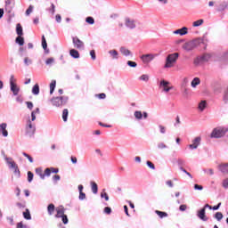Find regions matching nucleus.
Returning a JSON list of instances; mask_svg holds the SVG:
<instances>
[{
	"label": "nucleus",
	"instance_id": "nucleus-1",
	"mask_svg": "<svg viewBox=\"0 0 228 228\" xmlns=\"http://www.w3.org/2000/svg\"><path fill=\"white\" fill-rule=\"evenodd\" d=\"M177 60H179V53H174L167 55L166 59V63L164 65V69H172L175 63H177Z\"/></svg>",
	"mask_w": 228,
	"mask_h": 228
},
{
	"label": "nucleus",
	"instance_id": "nucleus-2",
	"mask_svg": "<svg viewBox=\"0 0 228 228\" xmlns=\"http://www.w3.org/2000/svg\"><path fill=\"white\" fill-rule=\"evenodd\" d=\"M51 102L55 108H61L69 102V96H57L51 99Z\"/></svg>",
	"mask_w": 228,
	"mask_h": 228
},
{
	"label": "nucleus",
	"instance_id": "nucleus-3",
	"mask_svg": "<svg viewBox=\"0 0 228 228\" xmlns=\"http://www.w3.org/2000/svg\"><path fill=\"white\" fill-rule=\"evenodd\" d=\"M228 129L226 127L218 126L215 128L211 133L212 138H222V136H225V133H227Z\"/></svg>",
	"mask_w": 228,
	"mask_h": 228
},
{
	"label": "nucleus",
	"instance_id": "nucleus-4",
	"mask_svg": "<svg viewBox=\"0 0 228 228\" xmlns=\"http://www.w3.org/2000/svg\"><path fill=\"white\" fill-rule=\"evenodd\" d=\"M16 83H17V79H15V77L12 75L10 77V86L13 95H19V92H20V88L17 86Z\"/></svg>",
	"mask_w": 228,
	"mask_h": 228
},
{
	"label": "nucleus",
	"instance_id": "nucleus-5",
	"mask_svg": "<svg viewBox=\"0 0 228 228\" xmlns=\"http://www.w3.org/2000/svg\"><path fill=\"white\" fill-rule=\"evenodd\" d=\"M35 126H33V124H31V120L28 121L27 126L25 128V133L27 136H33L35 134Z\"/></svg>",
	"mask_w": 228,
	"mask_h": 228
},
{
	"label": "nucleus",
	"instance_id": "nucleus-6",
	"mask_svg": "<svg viewBox=\"0 0 228 228\" xmlns=\"http://www.w3.org/2000/svg\"><path fill=\"white\" fill-rule=\"evenodd\" d=\"M125 26L128 28V29H134L136 28V20L131 19L129 17L125 18Z\"/></svg>",
	"mask_w": 228,
	"mask_h": 228
},
{
	"label": "nucleus",
	"instance_id": "nucleus-7",
	"mask_svg": "<svg viewBox=\"0 0 228 228\" xmlns=\"http://www.w3.org/2000/svg\"><path fill=\"white\" fill-rule=\"evenodd\" d=\"M197 47V41H189L183 45L184 51H193Z\"/></svg>",
	"mask_w": 228,
	"mask_h": 228
},
{
	"label": "nucleus",
	"instance_id": "nucleus-8",
	"mask_svg": "<svg viewBox=\"0 0 228 228\" xmlns=\"http://www.w3.org/2000/svg\"><path fill=\"white\" fill-rule=\"evenodd\" d=\"M72 40L74 47H76L77 49H83L85 47V43H83V41H81L79 37H75L72 38Z\"/></svg>",
	"mask_w": 228,
	"mask_h": 228
},
{
	"label": "nucleus",
	"instance_id": "nucleus-9",
	"mask_svg": "<svg viewBox=\"0 0 228 228\" xmlns=\"http://www.w3.org/2000/svg\"><path fill=\"white\" fill-rule=\"evenodd\" d=\"M56 215L55 218H61V216H65V208L63 206H59L55 208Z\"/></svg>",
	"mask_w": 228,
	"mask_h": 228
},
{
	"label": "nucleus",
	"instance_id": "nucleus-10",
	"mask_svg": "<svg viewBox=\"0 0 228 228\" xmlns=\"http://www.w3.org/2000/svg\"><path fill=\"white\" fill-rule=\"evenodd\" d=\"M168 85H170V82L168 81L162 80L160 82V86H162L163 92L168 93L170 90H172V88H174L173 86H168Z\"/></svg>",
	"mask_w": 228,
	"mask_h": 228
},
{
	"label": "nucleus",
	"instance_id": "nucleus-11",
	"mask_svg": "<svg viewBox=\"0 0 228 228\" xmlns=\"http://www.w3.org/2000/svg\"><path fill=\"white\" fill-rule=\"evenodd\" d=\"M197 216L203 222H208V216H206V208H203L200 211H198V215Z\"/></svg>",
	"mask_w": 228,
	"mask_h": 228
},
{
	"label": "nucleus",
	"instance_id": "nucleus-12",
	"mask_svg": "<svg viewBox=\"0 0 228 228\" xmlns=\"http://www.w3.org/2000/svg\"><path fill=\"white\" fill-rule=\"evenodd\" d=\"M59 172H60V169H58L56 167H47L45 169V175L49 177V175H51V174H58Z\"/></svg>",
	"mask_w": 228,
	"mask_h": 228
},
{
	"label": "nucleus",
	"instance_id": "nucleus-13",
	"mask_svg": "<svg viewBox=\"0 0 228 228\" xmlns=\"http://www.w3.org/2000/svg\"><path fill=\"white\" fill-rule=\"evenodd\" d=\"M200 137H196L193 141H192V144L189 145V148L191 149H197V147H199L200 145Z\"/></svg>",
	"mask_w": 228,
	"mask_h": 228
},
{
	"label": "nucleus",
	"instance_id": "nucleus-14",
	"mask_svg": "<svg viewBox=\"0 0 228 228\" xmlns=\"http://www.w3.org/2000/svg\"><path fill=\"white\" fill-rule=\"evenodd\" d=\"M153 58H154L153 54H145L142 56V60L143 63H150V61H152Z\"/></svg>",
	"mask_w": 228,
	"mask_h": 228
},
{
	"label": "nucleus",
	"instance_id": "nucleus-15",
	"mask_svg": "<svg viewBox=\"0 0 228 228\" xmlns=\"http://www.w3.org/2000/svg\"><path fill=\"white\" fill-rule=\"evenodd\" d=\"M0 133H2L3 136H8V130H6V123H2L0 125Z\"/></svg>",
	"mask_w": 228,
	"mask_h": 228
},
{
	"label": "nucleus",
	"instance_id": "nucleus-16",
	"mask_svg": "<svg viewBox=\"0 0 228 228\" xmlns=\"http://www.w3.org/2000/svg\"><path fill=\"white\" fill-rule=\"evenodd\" d=\"M56 209V207H54V204L51 203L47 207L48 215L53 216L54 215V210Z\"/></svg>",
	"mask_w": 228,
	"mask_h": 228
},
{
	"label": "nucleus",
	"instance_id": "nucleus-17",
	"mask_svg": "<svg viewBox=\"0 0 228 228\" xmlns=\"http://www.w3.org/2000/svg\"><path fill=\"white\" fill-rule=\"evenodd\" d=\"M173 35H180L183 37V35H188V30L186 29H176L173 32Z\"/></svg>",
	"mask_w": 228,
	"mask_h": 228
},
{
	"label": "nucleus",
	"instance_id": "nucleus-18",
	"mask_svg": "<svg viewBox=\"0 0 228 228\" xmlns=\"http://www.w3.org/2000/svg\"><path fill=\"white\" fill-rule=\"evenodd\" d=\"M36 174L37 175H39V177H41L42 179H45V175H45V172L44 173L42 171V168H40V167L36 168Z\"/></svg>",
	"mask_w": 228,
	"mask_h": 228
},
{
	"label": "nucleus",
	"instance_id": "nucleus-19",
	"mask_svg": "<svg viewBox=\"0 0 228 228\" xmlns=\"http://www.w3.org/2000/svg\"><path fill=\"white\" fill-rule=\"evenodd\" d=\"M219 170L223 174H228V164H222L219 166Z\"/></svg>",
	"mask_w": 228,
	"mask_h": 228
},
{
	"label": "nucleus",
	"instance_id": "nucleus-20",
	"mask_svg": "<svg viewBox=\"0 0 228 228\" xmlns=\"http://www.w3.org/2000/svg\"><path fill=\"white\" fill-rule=\"evenodd\" d=\"M191 85L192 88H196L198 86V85H200V78H199V77L193 78Z\"/></svg>",
	"mask_w": 228,
	"mask_h": 228
},
{
	"label": "nucleus",
	"instance_id": "nucleus-21",
	"mask_svg": "<svg viewBox=\"0 0 228 228\" xmlns=\"http://www.w3.org/2000/svg\"><path fill=\"white\" fill-rule=\"evenodd\" d=\"M156 215L159 216V218H167L168 216V214L167 212L159 211V210H155Z\"/></svg>",
	"mask_w": 228,
	"mask_h": 228
},
{
	"label": "nucleus",
	"instance_id": "nucleus-22",
	"mask_svg": "<svg viewBox=\"0 0 228 228\" xmlns=\"http://www.w3.org/2000/svg\"><path fill=\"white\" fill-rule=\"evenodd\" d=\"M32 94L34 95H38V94H40V86H38V84H36L33 88H32Z\"/></svg>",
	"mask_w": 228,
	"mask_h": 228
},
{
	"label": "nucleus",
	"instance_id": "nucleus-23",
	"mask_svg": "<svg viewBox=\"0 0 228 228\" xmlns=\"http://www.w3.org/2000/svg\"><path fill=\"white\" fill-rule=\"evenodd\" d=\"M54 88H56V80H52L50 84V95H53V94H54Z\"/></svg>",
	"mask_w": 228,
	"mask_h": 228
},
{
	"label": "nucleus",
	"instance_id": "nucleus-24",
	"mask_svg": "<svg viewBox=\"0 0 228 228\" xmlns=\"http://www.w3.org/2000/svg\"><path fill=\"white\" fill-rule=\"evenodd\" d=\"M69 54L72 56V58H79V52L76 49H71L69 51Z\"/></svg>",
	"mask_w": 228,
	"mask_h": 228
},
{
	"label": "nucleus",
	"instance_id": "nucleus-25",
	"mask_svg": "<svg viewBox=\"0 0 228 228\" xmlns=\"http://www.w3.org/2000/svg\"><path fill=\"white\" fill-rule=\"evenodd\" d=\"M120 53L124 54V56H129V54H131V51L124 46L120 48Z\"/></svg>",
	"mask_w": 228,
	"mask_h": 228
},
{
	"label": "nucleus",
	"instance_id": "nucleus-26",
	"mask_svg": "<svg viewBox=\"0 0 228 228\" xmlns=\"http://www.w3.org/2000/svg\"><path fill=\"white\" fill-rule=\"evenodd\" d=\"M109 53L113 58V60H118V52H117V50H110Z\"/></svg>",
	"mask_w": 228,
	"mask_h": 228
},
{
	"label": "nucleus",
	"instance_id": "nucleus-27",
	"mask_svg": "<svg viewBox=\"0 0 228 228\" xmlns=\"http://www.w3.org/2000/svg\"><path fill=\"white\" fill-rule=\"evenodd\" d=\"M23 217L25 220H31V213H29V209L26 208V210L23 212Z\"/></svg>",
	"mask_w": 228,
	"mask_h": 228
},
{
	"label": "nucleus",
	"instance_id": "nucleus-28",
	"mask_svg": "<svg viewBox=\"0 0 228 228\" xmlns=\"http://www.w3.org/2000/svg\"><path fill=\"white\" fill-rule=\"evenodd\" d=\"M91 186H92V191L94 194H97V191H99V187L97 186V184L95 183V182H92L91 183Z\"/></svg>",
	"mask_w": 228,
	"mask_h": 228
},
{
	"label": "nucleus",
	"instance_id": "nucleus-29",
	"mask_svg": "<svg viewBox=\"0 0 228 228\" xmlns=\"http://www.w3.org/2000/svg\"><path fill=\"white\" fill-rule=\"evenodd\" d=\"M68 117H69V110L64 109L62 111V119L64 120V122H67Z\"/></svg>",
	"mask_w": 228,
	"mask_h": 228
},
{
	"label": "nucleus",
	"instance_id": "nucleus-30",
	"mask_svg": "<svg viewBox=\"0 0 228 228\" xmlns=\"http://www.w3.org/2000/svg\"><path fill=\"white\" fill-rule=\"evenodd\" d=\"M16 44H19V45H24V37H17L15 40Z\"/></svg>",
	"mask_w": 228,
	"mask_h": 228
},
{
	"label": "nucleus",
	"instance_id": "nucleus-31",
	"mask_svg": "<svg viewBox=\"0 0 228 228\" xmlns=\"http://www.w3.org/2000/svg\"><path fill=\"white\" fill-rule=\"evenodd\" d=\"M134 117L135 118H137V120H142V118H143V114H142V111L136 110L134 112Z\"/></svg>",
	"mask_w": 228,
	"mask_h": 228
},
{
	"label": "nucleus",
	"instance_id": "nucleus-32",
	"mask_svg": "<svg viewBox=\"0 0 228 228\" xmlns=\"http://www.w3.org/2000/svg\"><path fill=\"white\" fill-rule=\"evenodd\" d=\"M210 59H211V54L209 53H205L201 56L202 61H209Z\"/></svg>",
	"mask_w": 228,
	"mask_h": 228
},
{
	"label": "nucleus",
	"instance_id": "nucleus-33",
	"mask_svg": "<svg viewBox=\"0 0 228 228\" xmlns=\"http://www.w3.org/2000/svg\"><path fill=\"white\" fill-rule=\"evenodd\" d=\"M204 24V20H198L192 23L194 28H198V26H202Z\"/></svg>",
	"mask_w": 228,
	"mask_h": 228
},
{
	"label": "nucleus",
	"instance_id": "nucleus-34",
	"mask_svg": "<svg viewBox=\"0 0 228 228\" xmlns=\"http://www.w3.org/2000/svg\"><path fill=\"white\" fill-rule=\"evenodd\" d=\"M206 101H201L199 104V110H200V111H204V110H206Z\"/></svg>",
	"mask_w": 228,
	"mask_h": 228
},
{
	"label": "nucleus",
	"instance_id": "nucleus-35",
	"mask_svg": "<svg viewBox=\"0 0 228 228\" xmlns=\"http://www.w3.org/2000/svg\"><path fill=\"white\" fill-rule=\"evenodd\" d=\"M215 218H216L217 222H220L222 218H224V215L222 214V212H216L215 214Z\"/></svg>",
	"mask_w": 228,
	"mask_h": 228
},
{
	"label": "nucleus",
	"instance_id": "nucleus-36",
	"mask_svg": "<svg viewBox=\"0 0 228 228\" xmlns=\"http://www.w3.org/2000/svg\"><path fill=\"white\" fill-rule=\"evenodd\" d=\"M228 5L227 4H221L219 5V8L217 9V12H224V10H227Z\"/></svg>",
	"mask_w": 228,
	"mask_h": 228
},
{
	"label": "nucleus",
	"instance_id": "nucleus-37",
	"mask_svg": "<svg viewBox=\"0 0 228 228\" xmlns=\"http://www.w3.org/2000/svg\"><path fill=\"white\" fill-rule=\"evenodd\" d=\"M42 47L45 51L47 49V41L45 40V36H42Z\"/></svg>",
	"mask_w": 228,
	"mask_h": 228
},
{
	"label": "nucleus",
	"instance_id": "nucleus-38",
	"mask_svg": "<svg viewBox=\"0 0 228 228\" xmlns=\"http://www.w3.org/2000/svg\"><path fill=\"white\" fill-rule=\"evenodd\" d=\"M86 22L87 24H95V20H94V17L89 16L86 19Z\"/></svg>",
	"mask_w": 228,
	"mask_h": 228
},
{
	"label": "nucleus",
	"instance_id": "nucleus-39",
	"mask_svg": "<svg viewBox=\"0 0 228 228\" xmlns=\"http://www.w3.org/2000/svg\"><path fill=\"white\" fill-rule=\"evenodd\" d=\"M9 165L11 166V168H14L15 172H17V170H19V167L15 164L14 161L9 162Z\"/></svg>",
	"mask_w": 228,
	"mask_h": 228
},
{
	"label": "nucleus",
	"instance_id": "nucleus-40",
	"mask_svg": "<svg viewBox=\"0 0 228 228\" xmlns=\"http://www.w3.org/2000/svg\"><path fill=\"white\" fill-rule=\"evenodd\" d=\"M223 101H224V104H228V91L227 90H226V92H224Z\"/></svg>",
	"mask_w": 228,
	"mask_h": 228
},
{
	"label": "nucleus",
	"instance_id": "nucleus-41",
	"mask_svg": "<svg viewBox=\"0 0 228 228\" xmlns=\"http://www.w3.org/2000/svg\"><path fill=\"white\" fill-rule=\"evenodd\" d=\"M33 177H34V175L31 171H28V183H31V181H33Z\"/></svg>",
	"mask_w": 228,
	"mask_h": 228
},
{
	"label": "nucleus",
	"instance_id": "nucleus-42",
	"mask_svg": "<svg viewBox=\"0 0 228 228\" xmlns=\"http://www.w3.org/2000/svg\"><path fill=\"white\" fill-rule=\"evenodd\" d=\"M53 63H54V58H53V57L48 58V59L45 61V64H46V65H53Z\"/></svg>",
	"mask_w": 228,
	"mask_h": 228
},
{
	"label": "nucleus",
	"instance_id": "nucleus-43",
	"mask_svg": "<svg viewBox=\"0 0 228 228\" xmlns=\"http://www.w3.org/2000/svg\"><path fill=\"white\" fill-rule=\"evenodd\" d=\"M101 197L102 199H105L106 201L110 200V196H108V193L106 192H102Z\"/></svg>",
	"mask_w": 228,
	"mask_h": 228
},
{
	"label": "nucleus",
	"instance_id": "nucleus-44",
	"mask_svg": "<svg viewBox=\"0 0 228 228\" xmlns=\"http://www.w3.org/2000/svg\"><path fill=\"white\" fill-rule=\"evenodd\" d=\"M62 220V224H69V217H67V215H64L63 216L61 217Z\"/></svg>",
	"mask_w": 228,
	"mask_h": 228
},
{
	"label": "nucleus",
	"instance_id": "nucleus-45",
	"mask_svg": "<svg viewBox=\"0 0 228 228\" xmlns=\"http://www.w3.org/2000/svg\"><path fill=\"white\" fill-rule=\"evenodd\" d=\"M22 155L25 157V158H28V161L29 163H33V158L31 156H29V154L26 153V152H23Z\"/></svg>",
	"mask_w": 228,
	"mask_h": 228
},
{
	"label": "nucleus",
	"instance_id": "nucleus-46",
	"mask_svg": "<svg viewBox=\"0 0 228 228\" xmlns=\"http://www.w3.org/2000/svg\"><path fill=\"white\" fill-rule=\"evenodd\" d=\"M141 81H149V75H142L140 77Z\"/></svg>",
	"mask_w": 228,
	"mask_h": 228
},
{
	"label": "nucleus",
	"instance_id": "nucleus-47",
	"mask_svg": "<svg viewBox=\"0 0 228 228\" xmlns=\"http://www.w3.org/2000/svg\"><path fill=\"white\" fill-rule=\"evenodd\" d=\"M146 165H148V167L150 168H151V170H155V168H156V167L153 165V163L149 160L146 162Z\"/></svg>",
	"mask_w": 228,
	"mask_h": 228
},
{
	"label": "nucleus",
	"instance_id": "nucleus-48",
	"mask_svg": "<svg viewBox=\"0 0 228 228\" xmlns=\"http://www.w3.org/2000/svg\"><path fill=\"white\" fill-rule=\"evenodd\" d=\"M86 199V194L85 192H79V200H85Z\"/></svg>",
	"mask_w": 228,
	"mask_h": 228
},
{
	"label": "nucleus",
	"instance_id": "nucleus-49",
	"mask_svg": "<svg viewBox=\"0 0 228 228\" xmlns=\"http://www.w3.org/2000/svg\"><path fill=\"white\" fill-rule=\"evenodd\" d=\"M127 65H128L129 67L135 68L137 64H136L135 61H127Z\"/></svg>",
	"mask_w": 228,
	"mask_h": 228
},
{
	"label": "nucleus",
	"instance_id": "nucleus-50",
	"mask_svg": "<svg viewBox=\"0 0 228 228\" xmlns=\"http://www.w3.org/2000/svg\"><path fill=\"white\" fill-rule=\"evenodd\" d=\"M104 213H106V215H111V208L105 207L104 208Z\"/></svg>",
	"mask_w": 228,
	"mask_h": 228
},
{
	"label": "nucleus",
	"instance_id": "nucleus-51",
	"mask_svg": "<svg viewBox=\"0 0 228 228\" xmlns=\"http://www.w3.org/2000/svg\"><path fill=\"white\" fill-rule=\"evenodd\" d=\"M33 12V5H29L26 11V15H29Z\"/></svg>",
	"mask_w": 228,
	"mask_h": 228
},
{
	"label": "nucleus",
	"instance_id": "nucleus-52",
	"mask_svg": "<svg viewBox=\"0 0 228 228\" xmlns=\"http://www.w3.org/2000/svg\"><path fill=\"white\" fill-rule=\"evenodd\" d=\"M96 97H98V99H106V94L101 93L99 94H96Z\"/></svg>",
	"mask_w": 228,
	"mask_h": 228
},
{
	"label": "nucleus",
	"instance_id": "nucleus-53",
	"mask_svg": "<svg viewBox=\"0 0 228 228\" xmlns=\"http://www.w3.org/2000/svg\"><path fill=\"white\" fill-rule=\"evenodd\" d=\"M90 56L92 58V60H95L96 59L95 50H91L90 51Z\"/></svg>",
	"mask_w": 228,
	"mask_h": 228
},
{
	"label": "nucleus",
	"instance_id": "nucleus-54",
	"mask_svg": "<svg viewBox=\"0 0 228 228\" xmlns=\"http://www.w3.org/2000/svg\"><path fill=\"white\" fill-rule=\"evenodd\" d=\"M12 5H5V12H7V13H12Z\"/></svg>",
	"mask_w": 228,
	"mask_h": 228
},
{
	"label": "nucleus",
	"instance_id": "nucleus-55",
	"mask_svg": "<svg viewBox=\"0 0 228 228\" xmlns=\"http://www.w3.org/2000/svg\"><path fill=\"white\" fill-rule=\"evenodd\" d=\"M223 187H224L225 189L228 188V178L223 180Z\"/></svg>",
	"mask_w": 228,
	"mask_h": 228
},
{
	"label": "nucleus",
	"instance_id": "nucleus-56",
	"mask_svg": "<svg viewBox=\"0 0 228 228\" xmlns=\"http://www.w3.org/2000/svg\"><path fill=\"white\" fill-rule=\"evenodd\" d=\"M179 209H180V211H186V209H188V206H186V205H181V206L179 207Z\"/></svg>",
	"mask_w": 228,
	"mask_h": 228
},
{
	"label": "nucleus",
	"instance_id": "nucleus-57",
	"mask_svg": "<svg viewBox=\"0 0 228 228\" xmlns=\"http://www.w3.org/2000/svg\"><path fill=\"white\" fill-rule=\"evenodd\" d=\"M27 108H28V110H33V102H27Z\"/></svg>",
	"mask_w": 228,
	"mask_h": 228
},
{
	"label": "nucleus",
	"instance_id": "nucleus-58",
	"mask_svg": "<svg viewBox=\"0 0 228 228\" xmlns=\"http://www.w3.org/2000/svg\"><path fill=\"white\" fill-rule=\"evenodd\" d=\"M50 12H52L53 14H54V12H56V6L54 5V4H51Z\"/></svg>",
	"mask_w": 228,
	"mask_h": 228
},
{
	"label": "nucleus",
	"instance_id": "nucleus-59",
	"mask_svg": "<svg viewBox=\"0 0 228 228\" xmlns=\"http://www.w3.org/2000/svg\"><path fill=\"white\" fill-rule=\"evenodd\" d=\"M55 20H56V22H61V15L56 14Z\"/></svg>",
	"mask_w": 228,
	"mask_h": 228
},
{
	"label": "nucleus",
	"instance_id": "nucleus-60",
	"mask_svg": "<svg viewBox=\"0 0 228 228\" xmlns=\"http://www.w3.org/2000/svg\"><path fill=\"white\" fill-rule=\"evenodd\" d=\"M158 147L159 149H167V145L163 142L159 143Z\"/></svg>",
	"mask_w": 228,
	"mask_h": 228
},
{
	"label": "nucleus",
	"instance_id": "nucleus-61",
	"mask_svg": "<svg viewBox=\"0 0 228 228\" xmlns=\"http://www.w3.org/2000/svg\"><path fill=\"white\" fill-rule=\"evenodd\" d=\"M24 63H25V65H29V63H31V60H29V58L26 57L24 59Z\"/></svg>",
	"mask_w": 228,
	"mask_h": 228
},
{
	"label": "nucleus",
	"instance_id": "nucleus-62",
	"mask_svg": "<svg viewBox=\"0 0 228 228\" xmlns=\"http://www.w3.org/2000/svg\"><path fill=\"white\" fill-rule=\"evenodd\" d=\"M194 190H204V187H202V185L195 184Z\"/></svg>",
	"mask_w": 228,
	"mask_h": 228
},
{
	"label": "nucleus",
	"instance_id": "nucleus-63",
	"mask_svg": "<svg viewBox=\"0 0 228 228\" xmlns=\"http://www.w3.org/2000/svg\"><path fill=\"white\" fill-rule=\"evenodd\" d=\"M17 35L18 37H22L24 35V32H22V29H17Z\"/></svg>",
	"mask_w": 228,
	"mask_h": 228
},
{
	"label": "nucleus",
	"instance_id": "nucleus-64",
	"mask_svg": "<svg viewBox=\"0 0 228 228\" xmlns=\"http://www.w3.org/2000/svg\"><path fill=\"white\" fill-rule=\"evenodd\" d=\"M53 181H60L61 176L59 175H53Z\"/></svg>",
	"mask_w": 228,
	"mask_h": 228
}]
</instances>
